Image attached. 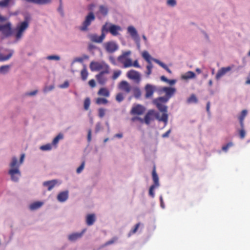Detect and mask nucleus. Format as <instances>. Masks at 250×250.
Instances as JSON below:
<instances>
[{"instance_id": "nucleus-1", "label": "nucleus", "mask_w": 250, "mask_h": 250, "mask_svg": "<svg viewBox=\"0 0 250 250\" xmlns=\"http://www.w3.org/2000/svg\"><path fill=\"white\" fill-rule=\"evenodd\" d=\"M24 154H22L21 156L19 163L18 162L17 159L14 157L12 159V161L10 164V169L9 170V174L10 175L12 181L17 182L19 177L21 176V172L19 170L20 165L22 164Z\"/></svg>"}, {"instance_id": "nucleus-2", "label": "nucleus", "mask_w": 250, "mask_h": 250, "mask_svg": "<svg viewBox=\"0 0 250 250\" xmlns=\"http://www.w3.org/2000/svg\"><path fill=\"white\" fill-rule=\"evenodd\" d=\"M168 115L164 114L162 115L161 117L160 116L159 113L156 112L154 110H149L146 114L144 118L145 123L146 125H149L150 121L153 119V117H155L156 119L160 122H163L166 125L168 121Z\"/></svg>"}, {"instance_id": "nucleus-3", "label": "nucleus", "mask_w": 250, "mask_h": 250, "mask_svg": "<svg viewBox=\"0 0 250 250\" xmlns=\"http://www.w3.org/2000/svg\"><path fill=\"white\" fill-rule=\"evenodd\" d=\"M89 67L92 71H101V72L109 73V66L104 62H92L90 63Z\"/></svg>"}, {"instance_id": "nucleus-4", "label": "nucleus", "mask_w": 250, "mask_h": 250, "mask_svg": "<svg viewBox=\"0 0 250 250\" xmlns=\"http://www.w3.org/2000/svg\"><path fill=\"white\" fill-rule=\"evenodd\" d=\"M29 27V21L26 18L25 20L19 23L14 30L15 36L17 40H20L23 36L24 31Z\"/></svg>"}, {"instance_id": "nucleus-5", "label": "nucleus", "mask_w": 250, "mask_h": 250, "mask_svg": "<svg viewBox=\"0 0 250 250\" xmlns=\"http://www.w3.org/2000/svg\"><path fill=\"white\" fill-rule=\"evenodd\" d=\"M131 54L130 50L124 51L117 58V61L123 64L124 67L127 68L132 66V60L129 57Z\"/></svg>"}, {"instance_id": "nucleus-6", "label": "nucleus", "mask_w": 250, "mask_h": 250, "mask_svg": "<svg viewBox=\"0 0 250 250\" xmlns=\"http://www.w3.org/2000/svg\"><path fill=\"white\" fill-rule=\"evenodd\" d=\"M108 23H106L102 27V31L103 32L109 31L113 36H117L119 35V32L122 31V28L118 25L115 24H110L109 27H107Z\"/></svg>"}, {"instance_id": "nucleus-7", "label": "nucleus", "mask_w": 250, "mask_h": 250, "mask_svg": "<svg viewBox=\"0 0 250 250\" xmlns=\"http://www.w3.org/2000/svg\"><path fill=\"white\" fill-rule=\"evenodd\" d=\"M159 91L160 93H165V96L160 97L162 100H164L165 101H168L169 99L174 95L176 91L175 88L170 87H164L161 88Z\"/></svg>"}, {"instance_id": "nucleus-8", "label": "nucleus", "mask_w": 250, "mask_h": 250, "mask_svg": "<svg viewBox=\"0 0 250 250\" xmlns=\"http://www.w3.org/2000/svg\"><path fill=\"white\" fill-rule=\"evenodd\" d=\"M95 19V17L93 13L91 12L89 13L83 21L82 25L80 27V30L82 31H87L88 27L91 24L92 21H94Z\"/></svg>"}, {"instance_id": "nucleus-9", "label": "nucleus", "mask_w": 250, "mask_h": 250, "mask_svg": "<svg viewBox=\"0 0 250 250\" xmlns=\"http://www.w3.org/2000/svg\"><path fill=\"white\" fill-rule=\"evenodd\" d=\"M161 99L162 98L158 97L154 99L153 103L156 106L159 111L163 112L162 115H164V114L168 115L167 113V107L164 104L166 103L167 101H165L164 100H162Z\"/></svg>"}, {"instance_id": "nucleus-10", "label": "nucleus", "mask_w": 250, "mask_h": 250, "mask_svg": "<svg viewBox=\"0 0 250 250\" xmlns=\"http://www.w3.org/2000/svg\"><path fill=\"white\" fill-rule=\"evenodd\" d=\"M126 75L128 79L133 80L137 83H139L141 82V74L135 70L132 69L128 71Z\"/></svg>"}, {"instance_id": "nucleus-11", "label": "nucleus", "mask_w": 250, "mask_h": 250, "mask_svg": "<svg viewBox=\"0 0 250 250\" xmlns=\"http://www.w3.org/2000/svg\"><path fill=\"white\" fill-rule=\"evenodd\" d=\"M104 46L106 52L109 53L115 52L119 48L117 43L113 41L107 42L104 43Z\"/></svg>"}, {"instance_id": "nucleus-12", "label": "nucleus", "mask_w": 250, "mask_h": 250, "mask_svg": "<svg viewBox=\"0 0 250 250\" xmlns=\"http://www.w3.org/2000/svg\"><path fill=\"white\" fill-rule=\"evenodd\" d=\"M0 31L5 37H9L12 34L11 24L8 22L4 25H0Z\"/></svg>"}, {"instance_id": "nucleus-13", "label": "nucleus", "mask_w": 250, "mask_h": 250, "mask_svg": "<svg viewBox=\"0 0 250 250\" xmlns=\"http://www.w3.org/2000/svg\"><path fill=\"white\" fill-rule=\"evenodd\" d=\"M146 92L145 98H150L153 96L154 92L156 90V87L150 84H146L145 87Z\"/></svg>"}, {"instance_id": "nucleus-14", "label": "nucleus", "mask_w": 250, "mask_h": 250, "mask_svg": "<svg viewBox=\"0 0 250 250\" xmlns=\"http://www.w3.org/2000/svg\"><path fill=\"white\" fill-rule=\"evenodd\" d=\"M119 87L120 89L124 91L126 93H129L131 90V85L125 81H122L119 85Z\"/></svg>"}, {"instance_id": "nucleus-15", "label": "nucleus", "mask_w": 250, "mask_h": 250, "mask_svg": "<svg viewBox=\"0 0 250 250\" xmlns=\"http://www.w3.org/2000/svg\"><path fill=\"white\" fill-rule=\"evenodd\" d=\"M108 73L104 72H100L98 74L96 75V79L100 84L103 85L104 84L107 80V78L105 76V74H108Z\"/></svg>"}, {"instance_id": "nucleus-16", "label": "nucleus", "mask_w": 250, "mask_h": 250, "mask_svg": "<svg viewBox=\"0 0 250 250\" xmlns=\"http://www.w3.org/2000/svg\"><path fill=\"white\" fill-rule=\"evenodd\" d=\"M232 69L231 66H228L226 67H222L220 69H219L216 75V79L217 80H219L220 78H221L223 76L226 74L227 72L230 71Z\"/></svg>"}, {"instance_id": "nucleus-17", "label": "nucleus", "mask_w": 250, "mask_h": 250, "mask_svg": "<svg viewBox=\"0 0 250 250\" xmlns=\"http://www.w3.org/2000/svg\"><path fill=\"white\" fill-rule=\"evenodd\" d=\"M105 38V35L104 32H102V34L100 36H98L96 34H92L90 36V39L91 41L97 43L102 42Z\"/></svg>"}, {"instance_id": "nucleus-18", "label": "nucleus", "mask_w": 250, "mask_h": 250, "mask_svg": "<svg viewBox=\"0 0 250 250\" xmlns=\"http://www.w3.org/2000/svg\"><path fill=\"white\" fill-rule=\"evenodd\" d=\"M145 110L144 106L141 105H137L133 107L131 109V113L134 115H142Z\"/></svg>"}, {"instance_id": "nucleus-19", "label": "nucleus", "mask_w": 250, "mask_h": 250, "mask_svg": "<svg viewBox=\"0 0 250 250\" xmlns=\"http://www.w3.org/2000/svg\"><path fill=\"white\" fill-rule=\"evenodd\" d=\"M127 31L135 40L139 41V37L138 35L136 29L132 26H128L127 28Z\"/></svg>"}, {"instance_id": "nucleus-20", "label": "nucleus", "mask_w": 250, "mask_h": 250, "mask_svg": "<svg viewBox=\"0 0 250 250\" xmlns=\"http://www.w3.org/2000/svg\"><path fill=\"white\" fill-rule=\"evenodd\" d=\"M58 183L57 180L45 181L43 183V186L47 188L48 190H52Z\"/></svg>"}, {"instance_id": "nucleus-21", "label": "nucleus", "mask_w": 250, "mask_h": 250, "mask_svg": "<svg viewBox=\"0 0 250 250\" xmlns=\"http://www.w3.org/2000/svg\"><path fill=\"white\" fill-rule=\"evenodd\" d=\"M68 198V191H64L60 192L57 196V200L60 202L66 201Z\"/></svg>"}, {"instance_id": "nucleus-22", "label": "nucleus", "mask_w": 250, "mask_h": 250, "mask_svg": "<svg viewBox=\"0 0 250 250\" xmlns=\"http://www.w3.org/2000/svg\"><path fill=\"white\" fill-rule=\"evenodd\" d=\"M248 114V111L246 109H244L242 111L240 116L238 117L241 127H244V120Z\"/></svg>"}, {"instance_id": "nucleus-23", "label": "nucleus", "mask_w": 250, "mask_h": 250, "mask_svg": "<svg viewBox=\"0 0 250 250\" xmlns=\"http://www.w3.org/2000/svg\"><path fill=\"white\" fill-rule=\"evenodd\" d=\"M99 96H103L104 97H109L110 96V92L108 89L105 87L101 88L98 93Z\"/></svg>"}, {"instance_id": "nucleus-24", "label": "nucleus", "mask_w": 250, "mask_h": 250, "mask_svg": "<svg viewBox=\"0 0 250 250\" xmlns=\"http://www.w3.org/2000/svg\"><path fill=\"white\" fill-rule=\"evenodd\" d=\"M96 220L95 215L94 214H88L86 218V223L88 226L92 225Z\"/></svg>"}, {"instance_id": "nucleus-25", "label": "nucleus", "mask_w": 250, "mask_h": 250, "mask_svg": "<svg viewBox=\"0 0 250 250\" xmlns=\"http://www.w3.org/2000/svg\"><path fill=\"white\" fill-rule=\"evenodd\" d=\"M27 2H31L39 5H43L50 3L51 0H25Z\"/></svg>"}, {"instance_id": "nucleus-26", "label": "nucleus", "mask_w": 250, "mask_h": 250, "mask_svg": "<svg viewBox=\"0 0 250 250\" xmlns=\"http://www.w3.org/2000/svg\"><path fill=\"white\" fill-rule=\"evenodd\" d=\"M84 230H83L82 232H77V233H74L69 235L68 239L70 241H74L76 240H77L79 238H80L83 233Z\"/></svg>"}, {"instance_id": "nucleus-27", "label": "nucleus", "mask_w": 250, "mask_h": 250, "mask_svg": "<svg viewBox=\"0 0 250 250\" xmlns=\"http://www.w3.org/2000/svg\"><path fill=\"white\" fill-rule=\"evenodd\" d=\"M152 179H153V180L154 182V184L153 185H155L157 187H158L159 186V178L156 173V169H155V167H153L152 172Z\"/></svg>"}, {"instance_id": "nucleus-28", "label": "nucleus", "mask_w": 250, "mask_h": 250, "mask_svg": "<svg viewBox=\"0 0 250 250\" xmlns=\"http://www.w3.org/2000/svg\"><path fill=\"white\" fill-rule=\"evenodd\" d=\"M195 73L191 71L186 72L184 75H182V78L184 80H188L195 78Z\"/></svg>"}, {"instance_id": "nucleus-29", "label": "nucleus", "mask_w": 250, "mask_h": 250, "mask_svg": "<svg viewBox=\"0 0 250 250\" xmlns=\"http://www.w3.org/2000/svg\"><path fill=\"white\" fill-rule=\"evenodd\" d=\"M88 76V72L86 68V66H84L83 69L81 71V77L83 81H84L87 80Z\"/></svg>"}, {"instance_id": "nucleus-30", "label": "nucleus", "mask_w": 250, "mask_h": 250, "mask_svg": "<svg viewBox=\"0 0 250 250\" xmlns=\"http://www.w3.org/2000/svg\"><path fill=\"white\" fill-rule=\"evenodd\" d=\"M153 61H154L155 62H156L157 63H158L159 65H160L164 69H165L168 73H169V74L172 73V71L167 66V65L166 64H165L163 62H160L159 60H158L157 59H153Z\"/></svg>"}, {"instance_id": "nucleus-31", "label": "nucleus", "mask_w": 250, "mask_h": 250, "mask_svg": "<svg viewBox=\"0 0 250 250\" xmlns=\"http://www.w3.org/2000/svg\"><path fill=\"white\" fill-rule=\"evenodd\" d=\"M142 57L143 58L148 62V63H151V60L154 59V58H152L151 56L149 55L148 52L146 51H144L142 53Z\"/></svg>"}, {"instance_id": "nucleus-32", "label": "nucleus", "mask_w": 250, "mask_h": 250, "mask_svg": "<svg viewBox=\"0 0 250 250\" xmlns=\"http://www.w3.org/2000/svg\"><path fill=\"white\" fill-rule=\"evenodd\" d=\"M43 203L42 202H36L30 205V208L31 210L37 209L42 206Z\"/></svg>"}, {"instance_id": "nucleus-33", "label": "nucleus", "mask_w": 250, "mask_h": 250, "mask_svg": "<svg viewBox=\"0 0 250 250\" xmlns=\"http://www.w3.org/2000/svg\"><path fill=\"white\" fill-rule=\"evenodd\" d=\"M11 66L9 65H2L0 67V73L5 74L7 73L10 68Z\"/></svg>"}, {"instance_id": "nucleus-34", "label": "nucleus", "mask_w": 250, "mask_h": 250, "mask_svg": "<svg viewBox=\"0 0 250 250\" xmlns=\"http://www.w3.org/2000/svg\"><path fill=\"white\" fill-rule=\"evenodd\" d=\"M108 102V100L104 98H98L96 100V104L98 105L106 104Z\"/></svg>"}, {"instance_id": "nucleus-35", "label": "nucleus", "mask_w": 250, "mask_h": 250, "mask_svg": "<svg viewBox=\"0 0 250 250\" xmlns=\"http://www.w3.org/2000/svg\"><path fill=\"white\" fill-rule=\"evenodd\" d=\"M13 55V52L11 51L7 55L3 56L0 53V61L4 62L8 60Z\"/></svg>"}, {"instance_id": "nucleus-36", "label": "nucleus", "mask_w": 250, "mask_h": 250, "mask_svg": "<svg viewBox=\"0 0 250 250\" xmlns=\"http://www.w3.org/2000/svg\"><path fill=\"white\" fill-rule=\"evenodd\" d=\"M99 12L104 16H106L108 13V9L104 5H101L99 7Z\"/></svg>"}, {"instance_id": "nucleus-37", "label": "nucleus", "mask_w": 250, "mask_h": 250, "mask_svg": "<svg viewBox=\"0 0 250 250\" xmlns=\"http://www.w3.org/2000/svg\"><path fill=\"white\" fill-rule=\"evenodd\" d=\"M134 96L136 98H139L141 95V91L139 88L135 87L133 89Z\"/></svg>"}, {"instance_id": "nucleus-38", "label": "nucleus", "mask_w": 250, "mask_h": 250, "mask_svg": "<svg viewBox=\"0 0 250 250\" xmlns=\"http://www.w3.org/2000/svg\"><path fill=\"white\" fill-rule=\"evenodd\" d=\"M63 135L61 133L59 134L55 138L53 139L52 141V145H57L59 140L62 139L63 138Z\"/></svg>"}, {"instance_id": "nucleus-39", "label": "nucleus", "mask_w": 250, "mask_h": 250, "mask_svg": "<svg viewBox=\"0 0 250 250\" xmlns=\"http://www.w3.org/2000/svg\"><path fill=\"white\" fill-rule=\"evenodd\" d=\"M90 104V98L87 97L85 99L84 101V109L85 110H88Z\"/></svg>"}, {"instance_id": "nucleus-40", "label": "nucleus", "mask_w": 250, "mask_h": 250, "mask_svg": "<svg viewBox=\"0 0 250 250\" xmlns=\"http://www.w3.org/2000/svg\"><path fill=\"white\" fill-rule=\"evenodd\" d=\"M140 226V223L136 224V225L135 226L134 228L129 231V232L128 233V236H130L132 234L136 233V231H137L138 228H139Z\"/></svg>"}, {"instance_id": "nucleus-41", "label": "nucleus", "mask_w": 250, "mask_h": 250, "mask_svg": "<svg viewBox=\"0 0 250 250\" xmlns=\"http://www.w3.org/2000/svg\"><path fill=\"white\" fill-rule=\"evenodd\" d=\"M106 109L103 108H100L98 109V116L100 118H103L105 114Z\"/></svg>"}, {"instance_id": "nucleus-42", "label": "nucleus", "mask_w": 250, "mask_h": 250, "mask_svg": "<svg viewBox=\"0 0 250 250\" xmlns=\"http://www.w3.org/2000/svg\"><path fill=\"white\" fill-rule=\"evenodd\" d=\"M153 68V64L152 63H148V65L146 66L147 71L146 74L147 76H149L152 72V69Z\"/></svg>"}, {"instance_id": "nucleus-43", "label": "nucleus", "mask_w": 250, "mask_h": 250, "mask_svg": "<svg viewBox=\"0 0 250 250\" xmlns=\"http://www.w3.org/2000/svg\"><path fill=\"white\" fill-rule=\"evenodd\" d=\"M40 149L43 151L50 150L52 149V145L48 144L40 147Z\"/></svg>"}, {"instance_id": "nucleus-44", "label": "nucleus", "mask_w": 250, "mask_h": 250, "mask_svg": "<svg viewBox=\"0 0 250 250\" xmlns=\"http://www.w3.org/2000/svg\"><path fill=\"white\" fill-rule=\"evenodd\" d=\"M11 0H1L0 1V7H7Z\"/></svg>"}, {"instance_id": "nucleus-45", "label": "nucleus", "mask_w": 250, "mask_h": 250, "mask_svg": "<svg viewBox=\"0 0 250 250\" xmlns=\"http://www.w3.org/2000/svg\"><path fill=\"white\" fill-rule=\"evenodd\" d=\"M197 99L196 98V97L194 95V94H192L190 96V97L188 98V102L189 103H197Z\"/></svg>"}, {"instance_id": "nucleus-46", "label": "nucleus", "mask_w": 250, "mask_h": 250, "mask_svg": "<svg viewBox=\"0 0 250 250\" xmlns=\"http://www.w3.org/2000/svg\"><path fill=\"white\" fill-rule=\"evenodd\" d=\"M157 187V186H155V185H151L149 188V195L152 198H153L154 197V189L156 188Z\"/></svg>"}, {"instance_id": "nucleus-47", "label": "nucleus", "mask_w": 250, "mask_h": 250, "mask_svg": "<svg viewBox=\"0 0 250 250\" xmlns=\"http://www.w3.org/2000/svg\"><path fill=\"white\" fill-rule=\"evenodd\" d=\"M233 145L232 142H229L227 145L223 146L222 147V149L224 151H227L228 149L231 147Z\"/></svg>"}, {"instance_id": "nucleus-48", "label": "nucleus", "mask_w": 250, "mask_h": 250, "mask_svg": "<svg viewBox=\"0 0 250 250\" xmlns=\"http://www.w3.org/2000/svg\"><path fill=\"white\" fill-rule=\"evenodd\" d=\"M124 99V97L123 96V94L122 93H119L117 94L116 96V100L118 102H122Z\"/></svg>"}, {"instance_id": "nucleus-49", "label": "nucleus", "mask_w": 250, "mask_h": 250, "mask_svg": "<svg viewBox=\"0 0 250 250\" xmlns=\"http://www.w3.org/2000/svg\"><path fill=\"white\" fill-rule=\"evenodd\" d=\"M47 59L49 60H56L59 61L60 58L59 56L57 55H50L47 57Z\"/></svg>"}, {"instance_id": "nucleus-50", "label": "nucleus", "mask_w": 250, "mask_h": 250, "mask_svg": "<svg viewBox=\"0 0 250 250\" xmlns=\"http://www.w3.org/2000/svg\"><path fill=\"white\" fill-rule=\"evenodd\" d=\"M239 136L241 139H244L246 136V132L243 128L241 127V129L239 130Z\"/></svg>"}, {"instance_id": "nucleus-51", "label": "nucleus", "mask_w": 250, "mask_h": 250, "mask_svg": "<svg viewBox=\"0 0 250 250\" xmlns=\"http://www.w3.org/2000/svg\"><path fill=\"white\" fill-rule=\"evenodd\" d=\"M167 4L169 6L173 7L175 5H176V1L175 0H167Z\"/></svg>"}, {"instance_id": "nucleus-52", "label": "nucleus", "mask_w": 250, "mask_h": 250, "mask_svg": "<svg viewBox=\"0 0 250 250\" xmlns=\"http://www.w3.org/2000/svg\"><path fill=\"white\" fill-rule=\"evenodd\" d=\"M120 74H121L120 71H116L114 72L113 75L112 76V79L113 80H116L120 75Z\"/></svg>"}, {"instance_id": "nucleus-53", "label": "nucleus", "mask_w": 250, "mask_h": 250, "mask_svg": "<svg viewBox=\"0 0 250 250\" xmlns=\"http://www.w3.org/2000/svg\"><path fill=\"white\" fill-rule=\"evenodd\" d=\"M84 162H83L82 164L81 165V166L77 168V172L78 173H80L82 172V171L83 170V168H84Z\"/></svg>"}, {"instance_id": "nucleus-54", "label": "nucleus", "mask_w": 250, "mask_h": 250, "mask_svg": "<svg viewBox=\"0 0 250 250\" xmlns=\"http://www.w3.org/2000/svg\"><path fill=\"white\" fill-rule=\"evenodd\" d=\"M89 86L92 88L96 86L95 81L94 79H91L88 82Z\"/></svg>"}, {"instance_id": "nucleus-55", "label": "nucleus", "mask_w": 250, "mask_h": 250, "mask_svg": "<svg viewBox=\"0 0 250 250\" xmlns=\"http://www.w3.org/2000/svg\"><path fill=\"white\" fill-rule=\"evenodd\" d=\"M134 66L136 68H140L141 66L139 65L137 60H135L133 62H132V66Z\"/></svg>"}, {"instance_id": "nucleus-56", "label": "nucleus", "mask_w": 250, "mask_h": 250, "mask_svg": "<svg viewBox=\"0 0 250 250\" xmlns=\"http://www.w3.org/2000/svg\"><path fill=\"white\" fill-rule=\"evenodd\" d=\"M171 132V129H169L168 130H167L166 132H165V133H164L163 134H162V137L163 138H167V137H168L169 136V135L170 134V133Z\"/></svg>"}, {"instance_id": "nucleus-57", "label": "nucleus", "mask_w": 250, "mask_h": 250, "mask_svg": "<svg viewBox=\"0 0 250 250\" xmlns=\"http://www.w3.org/2000/svg\"><path fill=\"white\" fill-rule=\"evenodd\" d=\"M109 59L112 64L114 65L116 64L115 59L113 56H110Z\"/></svg>"}, {"instance_id": "nucleus-58", "label": "nucleus", "mask_w": 250, "mask_h": 250, "mask_svg": "<svg viewBox=\"0 0 250 250\" xmlns=\"http://www.w3.org/2000/svg\"><path fill=\"white\" fill-rule=\"evenodd\" d=\"M69 86V83L68 82H65L62 85L60 86L61 88H67Z\"/></svg>"}, {"instance_id": "nucleus-59", "label": "nucleus", "mask_w": 250, "mask_h": 250, "mask_svg": "<svg viewBox=\"0 0 250 250\" xmlns=\"http://www.w3.org/2000/svg\"><path fill=\"white\" fill-rule=\"evenodd\" d=\"M37 90H34L33 91L26 93V95L27 96H34L37 94Z\"/></svg>"}, {"instance_id": "nucleus-60", "label": "nucleus", "mask_w": 250, "mask_h": 250, "mask_svg": "<svg viewBox=\"0 0 250 250\" xmlns=\"http://www.w3.org/2000/svg\"><path fill=\"white\" fill-rule=\"evenodd\" d=\"M91 139V131L89 130L88 132L87 140L88 142H90Z\"/></svg>"}, {"instance_id": "nucleus-61", "label": "nucleus", "mask_w": 250, "mask_h": 250, "mask_svg": "<svg viewBox=\"0 0 250 250\" xmlns=\"http://www.w3.org/2000/svg\"><path fill=\"white\" fill-rule=\"evenodd\" d=\"M59 1H60V6L58 8V11L60 12H62V0H59Z\"/></svg>"}, {"instance_id": "nucleus-62", "label": "nucleus", "mask_w": 250, "mask_h": 250, "mask_svg": "<svg viewBox=\"0 0 250 250\" xmlns=\"http://www.w3.org/2000/svg\"><path fill=\"white\" fill-rule=\"evenodd\" d=\"M176 83V81L175 80H168V81L167 82V83H169L170 85H173L175 84Z\"/></svg>"}, {"instance_id": "nucleus-63", "label": "nucleus", "mask_w": 250, "mask_h": 250, "mask_svg": "<svg viewBox=\"0 0 250 250\" xmlns=\"http://www.w3.org/2000/svg\"><path fill=\"white\" fill-rule=\"evenodd\" d=\"M161 80L162 81H164V82H165L166 83H167V82L168 81V79H167L165 76H162L161 77Z\"/></svg>"}, {"instance_id": "nucleus-64", "label": "nucleus", "mask_w": 250, "mask_h": 250, "mask_svg": "<svg viewBox=\"0 0 250 250\" xmlns=\"http://www.w3.org/2000/svg\"><path fill=\"white\" fill-rule=\"evenodd\" d=\"M6 20V18L0 14V22H3Z\"/></svg>"}]
</instances>
